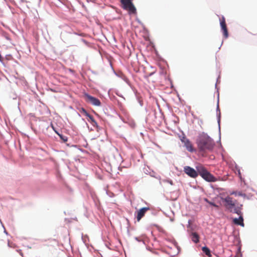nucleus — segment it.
<instances>
[{"instance_id": "1a4fd4ad", "label": "nucleus", "mask_w": 257, "mask_h": 257, "mask_svg": "<svg viewBox=\"0 0 257 257\" xmlns=\"http://www.w3.org/2000/svg\"><path fill=\"white\" fill-rule=\"evenodd\" d=\"M150 210L149 207H143L137 211V219L138 221L140 220L145 216L147 211Z\"/></svg>"}, {"instance_id": "f03ea898", "label": "nucleus", "mask_w": 257, "mask_h": 257, "mask_svg": "<svg viewBox=\"0 0 257 257\" xmlns=\"http://www.w3.org/2000/svg\"><path fill=\"white\" fill-rule=\"evenodd\" d=\"M223 200L225 202V207L230 212H233L238 215L241 214V208L235 206L236 200L233 199L232 197H230L229 196H227V197L224 198Z\"/></svg>"}, {"instance_id": "4468645a", "label": "nucleus", "mask_w": 257, "mask_h": 257, "mask_svg": "<svg viewBox=\"0 0 257 257\" xmlns=\"http://www.w3.org/2000/svg\"><path fill=\"white\" fill-rule=\"evenodd\" d=\"M202 249L203 252H204L207 255L211 256V255L210 249L207 247L204 246L202 247Z\"/></svg>"}, {"instance_id": "20e7f679", "label": "nucleus", "mask_w": 257, "mask_h": 257, "mask_svg": "<svg viewBox=\"0 0 257 257\" xmlns=\"http://www.w3.org/2000/svg\"><path fill=\"white\" fill-rule=\"evenodd\" d=\"M120 2L121 8L128 11L130 14L136 13V9L133 3V0H120Z\"/></svg>"}, {"instance_id": "9d476101", "label": "nucleus", "mask_w": 257, "mask_h": 257, "mask_svg": "<svg viewBox=\"0 0 257 257\" xmlns=\"http://www.w3.org/2000/svg\"><path fill=\"white\" fill-rule=\"evenodd\" d=\"M83 111L86 116L88 117V121L93 126H97V124L96 121L94 119L93 117L89 114L85 109H83Z\"/></svg>"}, {"instance_id": "f8f14e48", "label": "nucleus", "mask_w": 257, "mask_h": 257, "mask_svg": "<svg viewBox=\"0 0 257 257\" xmlns=\"http://www.w3.org/2000/svg\"><path fill=\"white\" fill-rule=\"evenodd\" d=\"M190 236L192 241L195 243L199 242V236L196 232H192Z\"/></svg>"}, {"instance_id": "423d86ee", "label": "nucleus", "mask_w": 257, "mask_h": 257, "mask_svg": "<svg viewBox=\"0 0 257 257\" xmlns=\"http://www.w3.org/2000/svg\"><path fill=\"white\" fill-rule=\"evenodd\" d=\"M184 171L187 175L193 178H196L198 175L197 170L196 171L189 166L185 167Z\"/></svg>"}, {"instance_id": "0eeeda50", "label": "nucleus", "mask_w": 257, "mask_h": 257, "mask_svg": "<svg viewBox=\"0 0 257 257\" xmlns=\"http://www.w3.org/2000/svg\"><path fill=\"white\" fill-rule=\"evenodd\" d=\"M181 141L184 143L185 147L189 152H193L195 151L191 142L185 137H183Z\"/></svg>"}, {"instance_id": "dca6fc26", "label": "nucleus", "mask_w": 257, "mask_h": 257, "mask_svg": "<svg viewBox=\"0 0 257 257\" xmlns=\"http://www.w3.org/2000/svg\"><path fill=\"white\" fill-rule=\"evenodd\" d=\"M3 57H2V55H1V54H0V61H1V62H2V61H3Z\"/></svg>"}, {"instance_id": "ddd939ff", "label": "nucleus", "mask_w": 257, "mask_h": 257, "mask_svg": "<svg viewBox=\"0 0 257 257\" xmlns=\"http://www.w3.org/2000/svg\"><path fill=\"white\" fill-rule=\"evenodd\" d=\"M56 241L55 240H49L48 241H46V242L43 244V245L47 247H53V244Z\"/></svg>"}, {"instance_id": "9b49d317", "label": "nucleus", "mask_w": 257, "mask_h": 257, "mask_svg": "<svg viewBox=\"0 0 257 257\" xmlns=\"http://www.w3.org/2000/svg\"><path fill=\"white\" fill-rule=\"evenodd\" d=\"M241 215V214L240 215H239L240 216H239V218H234L233 220V222L235 224L239 225L242 226H244L243 219Z\"/></svg>"}, {"instance_id": "f257e3e1", "label": "nucleus", "mask_w": 257, "mask_h": 257, "mask_svg": "<svg viewBox=\"0 0 257 257\" xmlns=\"http://www.w3.org/2000/svg\"><path fill=\"white\" fill-rule=\"evenodd\" d=\"M198 150L201 153L211 151L214 147L213 141L206 134H202L197 141Z\"/></svg>"}, {"instance_id": "6e6552de", "label": "nucleus", "mask_w": 257, "mask_h": 257, "mask_svg": "<svg viewBox=\"0 0 257 257\" xmlns=\"http://www.w3.org/2000/svg\"><path fill=\"white\" fill-rule=\"evenodd\" d=\"M220 24L221 30L223 32V36L225 38H227L228 37V33L225 22V19L223 16L220 19Z\"/></svg>"}, {"instance_id": "7ed1b4c3", "label": "nucleus", "mask_w": 257, "mask_h": 257, "mask_svg": "<svg viewBox=\"0 0 257 257\" xmlns=\"http://www.w3.org/2000/svg\"><path fill=\"white\" fill-rule=\"evenodd\" d=\"M196 170L200 175L204 179L208 182H214L217 179L210 173L203 166L200 165L196 167Z\"/></svg>"}, {"instance_id": "2eb2a0df", "label": "nucleus", "mask_w": 257, "mask_h": 257, "mask_svg": "<svg viewBox=\"0 0 257 257\" xmlns=\"http://www.w3.org/2000/svg\"><path fill=\"white\" fill-rule=\"evenodd\" d=\"M205 201L207 202L209 204L216 207V208H219V206L216 205V204L214 203L213 202H211L210 201H209L207 199H205Z\"/></svg>"}, {"instance_id": "39448f33", "label": "nucleus", "mask_w": 257, "mask_h": 257, "mask_svg": "<svg viewBox=\"0 0 257 257\" xmlns=\"http://www.w3.org/2000/svg\"><path fill=\"white\" fill-rule=\"evenodd\" d=\"M84 97L87 102L91 103L93 105L100 106L101 105L100 100L97 98L93 97L87 93L84 94Z\"/></svg>"}]
</instances>
